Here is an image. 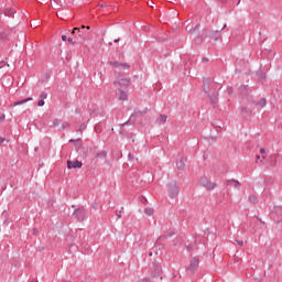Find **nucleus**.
I'll return each mask as SVG.
<instances>
[{"mask_svg":"<svg viewBox=\"0 0 282 282\" xmlns=\"http://www.w3.org/2000/svg\"><path fill=\"white\" fill-rule=\"evenodd\" d=\"M206 36H208V39H212L213 41H219V39H221V31L219 30L208 31L205 29L203 31V35L195 39V43H202V41H204Z\"/></svg>","mask_w":282,"mask_h":282,"instance_id":"nucleus-1","label":"nucleus"},{"mask_svg":"<svg viewBox=\"0 0 282 282\" xmlns=\"http://www.w3.org/2000/svg\"><path fill=\"white\" fill-rule=\"evenodd\" d=\"M149 109L145 108L144 110H134L133 113L130 116L129 120L121 124V127H127L129 124H133L138 119V116H147Z\"/></svg>","mask_w":282,"mask_h":282,"instance_id":"nucleus-2","label":"nucleus"},{"mask_svg":"<svg viewBox=\"0 0 282 282\" xmlns=\"http://www.w3.org/2000/svg\"><path fill=\"white\" fill-rule=\"evenodd\" d=\"M73 217L77 219V221H85V219H87V209L84 207L76 208L73 213Z\"/></svg>","mask_w":282,"mask_h":282,"instance_id":"nucleus-3","label":"nucleus"},{"mask_svg":"<svg viewBox=\"0 0 282 282\" xmlns=\"http://www.w3.org/2000/svg\"><path fill=\"white\" fill-rule=\"evenodd\" d=\"M167 191L171 199H175L180 195V188H177V183L175 182L167 184Z\"/></svg>","mask_w":282,"mask_h":282,"instance_id":"nucleus-4","label":"nucleus"},{"mask_svg":"<svg viewBox=\"0 0 282 282\" xmlns=\"http://www.w3.org/2000/svg\"><path fill=\"white\" fill-rule=\"evenodd\" d=\"M275 224H281L282 223V207L281 206H275L271 213Z\"/></svg>","mask_w":282,"mask_h":282,"instance_id":"nucleus-5","label":"nucleus"},{"mask_svg":"<svg viewBox=\"0 0 282 282\" xmlns=\"http://www.w3.org/2000/svg\"><path fill=\"white\" fill-rule=\"evenodd\" d=\"M85 30H90L89 26H85L83 25L80 29L75 28L73 29V34H78V36H80L83 40L87 39V32H85Z\"/></svg>","mask_w":282,"mask_h":282,"instance_id":"nucleus-6","label":"nucleus"},{"mask_svg":"<svg viewBox=\"0 0 282 282\" xmlns=\"http://www.w3.org/2000/svg\"><path fill=\"white\" fill-rule=\"evenodd\" d=\"M198 268H199V258L198 257L192 258L187 270H189V272H195V270H197Z\"/></svg>","mask_w":282,"mask_h":282,"instance_id":"nucleus-7","label":"nucleus"},{"mask_svg":"<svg viewBox=\"0 0 282 282\" xmlns=\"http://www.w3.org/2000/svg\"><path fill=\"white\" fill-rule=\"evenodd\" d=\"M203 83H204V88H203L204 93L210 94V89H213V82L210 80V78L204 77Z\"/></svg>","mask_w":282,"mask_h":282,"instance_id":"nucleus-8","label":"nucleus"},{"mask_svg":"<svg viewBox=\"0 0 282 282\" xmlns=\"http://www.w3.org/2000/svg\"><path fill=\"white\" fill-rule=\"evenodd\" d=\"M67 169H83V162L78 160L67 161Z\"/></svg>","mask_w":282,"mask_h":282,"instance_id":"nucleus-9","label":"nucleus"},{"mask_svg":"<svg viewBox=\"0 0 282 282\" xmlns=\"http://www.w3.org/2000/svg\"><path fill=\"white\" fill-rule=\"evenodd\" d=\"M240 113L245 118H250V116H252V109L248 108L247 106H241L240 107Z\"/></svg>","mask_w":282,"mask_h":282,"instance_id":"nucleus-10","label":"nucleus"},{"mask_svg":"<svg viewBox=\"0 0 282 282\" xmlns=\"http://www.w3.org/2000/svg\"><path fill=\"white\" fill-rule=\"evenodd\" d=\"M239 91H240V96L242 98H248V96H250V91H248V86H246V85H241L239 87Z\"/></svg>","mask_w":282,"mask_h":282,"instance_id":"nucleus-11","label":"nucleus"},{"mask_svg":"<svg viewBox=\"0 0 282 282\" xmlns=\"http://www.w3.org/2000/svg\"><path fill=\"white\" fill-rule=\"evenodd\" d=\"M152 270L154 276L162 274V265L160 263H153Z\"/></svg>","mask_w":282,"mask_h":282,"instance_id":"nucleus-12","label":"nucleus"},{"mask_svg":"<svg viewBox=\"0 0 282 282\" xmlns=\"http://www.w3.org/2000/svg\"><path fill=\"white\" fill-rule=\"evenodd\" d=\"M226 185L227 186H235V188H240L241 187V183L239 181L235 180V178L227 180Z\"/></svg>","mask_w":282,"mask_h":282,"instance_id":"nucleus-13","label":"nucleus"},{"mask_svg":"<svg viewBox=\"0 0 282 282\" xmlns=\"http://www.w3.org/2000/svg\"><path fill=\"white\" fill-rule=\"evenodd\" d=\"M118 85L121 86V87L127 88V87H129V85H131V79L121 78V79H119Z\"/></svg>","mask_w":282,"mask_h":282,"instance_id":"nucleus-14","label":"nucleus"},{"mask_svg":"<svg viewBox=\"0 0 282 282\" xmlns=\"http://www.w3.org/2000/svg\"><path fill=\"white\" fill-rule=\"evenodd\" d=\"M209 100L212 105H217V102H219V93H213Z\"/></svg>","mask_w":282,"mask_h":282,"instance_id":"nucleus-15","label":"nucleus"},{"mask_svg":"<svg viewBox=\"0 0 282 282\" xmlns=\"http://www.w3.org/2000/svg\"><path fill=\"white\" fill-rule=\"evenodd\" d=\"M174 235H175V232H174V231H171V232H169L167 235L160 236V237L158 238L156 243L160 242V241H166V240L169 239V237H174Z\"/></svg>","mask_w":282,"mask_h":282,"instance_id":"nucleus-16","label":"nucleus"},{"mask_svg":"<svg viewBox=\"0 0 282 282\" xmlns=\"http://www.w3.org/2000/svg\"><path fill=\"white\" fill-rule=\"evenodd\" d=\"M169 117L166 115H160L156 119V124H164Z\"/></svg>","mask_w":282,"mask_h":282,"instance_id":"nucleus-17","label":"nucleus"},{"mask_svg":"<svg viewBox=\"0 0 282 282\" xmlns=\"http://www.w3.org/2000/svg\"><path fill=\"white\" fill-rule=\"evenodd\" d=\"M15 13H17V10L14 8H8L4 10L6 17H14Z\"/></svg>","mask_w":282,"mask_h":282,"instance_id":"nucleus-18","label":"nucleus"},{"mask_svg":"<svg viewBox=\"0 0 282 282\" xmlns=\"http://www.w3.org/2000/svg\"><path fill=\"white\" fill-rule=\"evenodd\" d=\"M30 100H32V97L18 100V101H15V102L13 104V107H17V106H19V105H25V102H30Z\"/></svg>","mask_w":282,"mask_h":282,"instance_id":"nucleus-19","label":"nucleus"},{"mask_svg":"<svg viewBox=\"0 0 282 282\" xmlns=\"http://www.w3.org/2000/svg\"><path fill=\"white\" fill-rule=\"evenodd\" d=\"M184 166H186V159L182 158L180 162L177 163V169L180 171H184Z\"/></svg>","mask_w":282,"mask_h":282,"instance_id":"nucleus-20","label":"nucleus"},{"mask_svg":"<svg viewBox=\"0 0 282 282\" xmlns=\"http://www.w3.org/2000/svg\"><path fill=\"white\" fill-rule=\"evenodd\" d=\"M205 188L208 191H215L217 188V183L208 182L207 185H205Z\"/></svg>","mask_w":282,"mask_h":282,"instance_id":"nucleus-21","label":"nucleus"},{"mask_svg":"<svg viewBox=\"0 0 282 282\" xmlns=\"http://www.w3.org/2000/svg\"><path fill=\"white\" fill-rule=\"evenodd\" d=\"M208 182H209V181H208V177H206V176H202V177L199 178V184H200V186H204V188H206Z\"/></svg>","mask_w":282,"mask_h":282,"instance_id":"nucleus-22","label":"nucleus"},{"mask_svg":"<svg viewBox=\"0 0 282 282\" xmlns=\"http://www.w3.org/2000/svg\"><path fill=\"white\" fill-rule=\"evenodd\" d=\"M120 96H119V100H128L129 96L127 95V91L120 89Z\"/></svg>","mask_w":282,"mask_h":282,"instance_id":"nucleus-23","label":"nucleus"},{"mask_svg":"<svg viewBox=\"0 0 282 282\" xmlns=\"http://www.w3.org/2000/svg\"><path fill=\"white\" fill-rule=\"evenodd\" d=\"M248 199L250 204H259V198L256 195H250Z\"/></svg>","mask_w":282,"mask_h":282,"instance_id":"nucleus-24","label":"nucleus"},{"mask_svg":"<svg viewBox=\"0 0 282 282\" xmlns=\"http://www.w3.org/2000/svg\"><path fill=\"white\" fill-rule=\"evenodd\" d=\"M96 158H99L100 160H106L107 159V151H101L96 154Z\"/></svg>","mask_w":282,"mask_h":282,"instance_id":"nucleus-25","label":"nucleus"},{"mask_svg":"<svg viewBox=\"0 0 282 282\" xmlns=\"http://www.w3.org/2000/svg\"><path fill=\"white\" fill-rule=\"evenodd\" d=\"M199 31V24H196L194 28L188 30V34H195V32Z\"/></svg>","mask_w":282,"mask_h":282,"instance_id":"nucleus-26","label":"nucleus"},{"mask_svg":"<svg viewBox=\"0 0 282 282\" xmlns=\"http://www.w3.org/2000/svg\"><path fill=\"white\" fill-rule=\"evenodd\" d=\"M257 105L259 106V107H265V105H268V101L265 100V98H261L258 102H257Z\"/></svg>","mask_w":282,"mask_h":282,"instance_id":"nucleus-27","label":"nucleus"},{"mask_svg":"<svg viewBox=\"0 0 282 282\" xmlns=\"http://www.w3.org/2000/svg\"><path fill=\"white\" fill-rule=\"evenodd\" d=\"M96 133H102V123H97L95 126Z\"/></svg>","mask_w":282,"mask_h":282,"instance_id":"nucleus-28","label":"nucleus"},{"mask_svg":"<svg viewBox=\"0 0 282 282\" xmlns=\"http://www.w3.org/2000/svg\"><path fill=\"white\" fill-rule=\"evenodd\" d=\"M108 65H111V67H115L116 69H118V67H120V63L118 61L108 62Z\"/></svg>","mask_w":282,"mask_h":282,"instance_id":"nucleus-29","label":"nucleus"},{"mask_svg":"<svg viewBox=\"0 0 282 282\" xmlns=\"http://www.w3.org/2000/svg\"><path fill=\"white\" fill-rule=\"evenodd\" d=\"M144 213H145V215H148L149 217H151V215H153L154 210H153V208L147 207V208L144 209Z\"/></svg>","mask_w":282,"mask_h":282,"instance_id":"nucleus-30","label":"nucleus"},{"mask_svg":"<svg viewBox=\"0 0 282 282\" xmlns=\"http://www.w3.org/2000/svg\"><path fill=\"white\" fill-rule=\"evenodd\" d=\"M119 67H123V69H131V65L128 63H120Z\"/></svg>","mask_w":282,"mask_h":282,"instance_id":"nucleus-31","label":"nucleus"},{"mask_svg":"<svg viewBox=\"0 0 282 282\" xmlns=\"http://www.w3.org/2000/svg\"><path fill=\"white\" fill-rule=\"evenodd\" d=\"M85 129H87V124L82 123V124L79 126V129H78L77 131H85Z\"/></svg>","mask_w":282,"mask_h":282,"instance_id":"nucleus-32","label":"nucleus"},{"mask_svg":"<svg viewBox=\"0 0 282 282\" xmlns=\"http://www.w3.org/2000/svg\"><path fill=\"white\" fill-rule=\"evenodd\" d=\"M45 105V100L44 99H40L37 101V107H43Z\"/></svg>","mask_w":282,"mask_h":282,"instance_id":"nucleus-33","label":"nucleus"},{"mask_svg":"<svg viewBox=\"0 0 282 282\" xmlns=\"http://www.w3.org/2000/svg\"><path fill=\"white\" fill-rule=\"evenodd\" d=\"M41 100H45L47 98V93H42L40 95Z\"/></svg>","mask_w":282,"mask_h":282,"instance_id":"nucleus-34","label":"nucleus"},{"mask_svg":"<svg viewBox=\"0 0 282 282\" xmlns=\"http://www.w3.org/2000/svg\"><path fill=\"white\" fill-rule=\"evenodd\" d=\"M128 160H129V162H133L135 160V158L133 156V154L129 153Z\"/></svg>","mask_w":282,"mask_h":282,"instance_id":"nucleus-35","label":"nucleus"},{"mask_svg":"<svg viewBox=\"0 0 282 282\" xmlns=\"http://www.w3.org/2000/svg\"><path fill=\"white\" fill-rule=\"evenodd\" d=\"M53 124H54V127H58V124H61V119H55L53 121Z\"/></svg>","mask_w":282,"mask_h":282,"instance_id":"nucleus-36","label":"nucleus"},{"mask_svg":"<svg viewBox=\"0 0 282 282\" xmlns=\"http://www.w3.org/2000/svg\"><path fill=\"white\" fill-rule=\"evenodd\" d=\"M67 127H72L69 122L62 123V129H67Z\"/></svg>","mask_w":282,"mask_h":282,"instance_id":"nucleus-37","label":"nucleus"},{"mask_svg":"<svg viewBox=\"0 0 282 282\" xmlns=\"http://www.w3.org/2000/svg\"><path fill=\"white\" fill-rule=\"evenodd\" d=\"M116 215H117L118 219H122V210H120V212L117 210Z\"/></svg>","mask_w":282,"mask_h":282,"instance_id":"nucleus-38","label":"nucleus"},{"mask_svg":"<svg viewBox=\"0 0 282 282\" xmlns=\"http://www.w3.org/2000/svg\"><path fill=\"white\" fill-rule=\"evenodd\" d=\"M227 93L228 94H234L235 93V88L234 87H228L227 88Z\"/></svg>","mask_w":282,"mask_h":282,"instance_id":"nucleus-39","label":"nucleus"},{"mask_svg":"<svg viewBox=\"0 0 282 282\" xmlns=\"http://www.w3.org/2000/svg\"><path fill=\"white\" fill-rule=\"evenodd\" d=\"M236 243H238V246H240V248H242V246H243V240H236Z\"/></svg>","mask_w":282,"mask_h":282,"instance_id":"nucleus-40","label":"nucleus"},{"mask_svg":"<svg viewBox=\"0 0 282 282\" xmlns=\"http://www.w3.org/2000/svg\"><path fill=\"white\" fill-rule=\"evenodd\" d=\"M139 282H151V279H149V278H143V279L140 280Z\"/></svg>","mask_w":282,"mask_h":282,"instance_id":"nucleus-41","label":"nucleus"},{"mask_svg":"<svg viewBox=\"0 0 282 282\" xmlns=\"http://www.w3.org/2000/svg\"><path fill=\"white\" fill-rule=\"evenodd\" d=\"M258 221H260V224H262V226H265V221L261 220V218H259V216H257Z\"/></svg>","mask_w":282,"mask_h":282,"instance_id":"nucleus-42","label":"nucleus"},{"mask_svg":"<svg viewBox=\"0 0 282 282\" xmlns=\"http://www.w3.org/2000/svg\"><path fill=\"white\" fill-rule=\"evenodd\" d=\"M6 142V138L0 137V144H3Z\"/></svg>","mask_w":282,"mask_h":282,"instance_id":"nucleus-43","label":"nucleus"},{"mask_svg":"<svg viewBox=\"0 0 282 282\" xmlns=\"http://www.w3.org/2000/svg\"><path fill=\"white\" fill-rule=\"evenodd\" d=\"M3 120H6V115L0 116V122L3 121Z\"/></svg>","mask_w":282,"mask_h":282,"instance_id":"nucleus-44","label":"nucleus"},{"mask_svg":"<svg viewBox=\"0 0 282 282\" xmlns=\"http://www.w3.org/2000/svg\"><path fill=\"white\" fill-rule=\"evenodd\" d=\"M203 63H208V57H203Z\"/></svg>","mask_w":282,"mask_h":282,"instance_id":"nucleus-45","label":"nucleus"},{"mask_svg":"<svg viewBox=\"0 0 282 282\" xmlns=\"http://www.w3.org/2000/svg\"><path fill=\"white\" fill-rule=\"evenodd\" d=\"M62 41H67V35H62Z\"/></svg>","mask_w":282,"mask_h":282,"instance_id":"nucleus-46","label":"nucleus"},{"mask_svg":"<svg viewBox=\"0 0 282 282\" xmlns=\"http://www.w3.org/2000/svg\"><path fill=\"white\" fill-rule=\"evenodd\" d=\"M260 153H262V154L265 153V149H264V148H261V149H260Z\"/></svg>","mask_w":282,"mask_h":282,"instance_id":"nucleus-47","label":"nucleus"},{"mask_svg":"<svg viewBox=\"0 0 282 282\" xmlns=\"http://www.w3.org/2000/svg\"><path fill=\"white\" fill-rule=\"evenodd\" d=\"M67 41H68V43H73L74 39L68 37Z\"/></svg>","mask_w":282,"mask_h":282,"instance_id":"nucleus-48","label":"nucleus"},{"mask_svg":"<svg viewBox=\"0 0 282 282\" xmlns=\"http://www.w3.org/2000/svg\"><path fill=\"white\" fill-rule=\"evenodd\" d=\"M99 6H100V8H107V4H105V3H101Z\"/></svg>","mask_w":282,"mask_h":282,"instance_id":"nucleus-49","label":"nucleus"},{"mask_svg":"<svg viewBox=\"0 0 282 282\" xmlns=\"http://www.w3.org/2000/svg\"><path fill=\"white\" fill-rule=\"evenodd\" d=\"M120 42V37H118V39H116L115 41H113V43H119Z\"/></svg>","mask_w":282,"mask_h":282,"instance_id":"nucleus-50","label":"nucleus"},{"mask_svg":"<svg viewBox=\"0 0 282 282\" xmlns=\"http://www.w3.org/2000/svg\"><path fill=\"white\" fill-rule=\"evenodd\" d=\"M257 160H261V155L257 154L256 155Z\"/></svg>","mask_w":282,"mask_h":282,"instance_id":"nucleus-51","label":"nucleus"},{"mask_svg":"<svg viewBox=\"0 0 282 282\" xmlns=\"http://www.w3.org/2000/svg\"><path fill=\"white\" fill-rule=\"evenodd\" d=\"M226 28H227V24H224V26L221 28V30H226Z\"/></svg>","mask_w":282,"mask_h":282,"instance_id":"nucleus-52","label":"nucleus"},{"mask_svg":"<svg viewBox=\"0 0 282 282\" xmlns=\"http://www.w3.org/2000/svg\"><path fill=\"white\" fill-rule=\"evenodd\" d=\"M221 3H226V1H228V0H219Z\"/></svg>","mask_w":282,"mask_h":282,"instance_id":"nucleus-53","label":"nucleus"},{"mask_svg":"<svg viewBox=\"0 0 282 282\" xmlns=\"http://www.w3.org/2000/svg\"><path fill=\"white\" fill-rule=\"evenodd\" d=\"M75 112H76V113H80V110H79V109H76Z\"/></svg>","mask_w":282,"mask_h":282,"instance_id":"nucleus-54","label":"nucleus"},{"mask_svg":"<svg viewBox=\"0 0 282 282\" xmlns=\"http://www.w3.org/2000/svg\"><path fill=\"white\" fill-rule=\"evenodd\" d=\"M263 160H265V155L262 156V160L260 162H263Z\"/></svg>","mask_w":282,"mask_h":282,"instance_id":"nucleus-55","label":"nucleus"},{"mask_svg":"<svg viewBox=\"0 0 282 282\" xmlns=\"http://www.w3.org/2000/svg\"><path fill=\"white\" fill-rule=\"evenodd\" d=\"M69 142H75V140H74V139H70Z\"/></svg>","mask_w":282,"mask_h":282,"instance_id":"nucleus-56","label":"nucleus"},{"mask_svg":"<svg viewBox=\"0 0 282 282\" xmlns=\"http://www.w3.org/2000/svg\"><path fill=\"white\" fill-rule=\"evenodd\" d=\"M149 256L152 257V256H153V252H150Z\"/></svg>","mask_w":282,"mask_h":282,"instance_id":"nucleus-57","label":"nucleus"},{"mask_svg":"<svg viewBox=\"0 0 282 282\" xmlns=\"http://www.w3.org/2000/svg\"><path fill=\"white\" fill-rule=\"evenodd\" d=\"M34 151H39V148H35Z\"/></svg>","mask_w":282,"mask_h":282,"instance_id":"nucleus-58","label":"nucleus"},{"mask_svg":"<svg viewBox=\"0 0 282 282\" xmlns=\"http://www.w3.org/2000/svg\"><path fill=\"white\" fill-rule=\"evenodd\" d=\"M31 282H39V281H36V280H32Z\"/></svg>","mask_w":282,"mask_h":282,"instance_id":"nucleus-59","label":"nucleus"},{"mask_svg":"<svg viewBox=\"0 0 282 282\" xmlns=\"http://www.w3.org/2000/svg\"><path fill=\"white\" fill-rule=\"evenodd\" d=\"M109 45H113V43L109 42Z\"/></svg>","mask_w":282,"mask_h":282,"instance_id":"nucleus-60","label":"nucleus"},{"mask_svg":"<svg viewBox=\"0 0 282 282\" xmlns=\"http://www.w3.org/2000/svg\"><path fill=\"white\" fill-rule=\"evenodd\" d=\"M273 166H276V162H274Z\"/></svg>","mask_w":282,"mask_h":282,"instance_id":"nucleus-61","label":"nucleus"}]
</instances>
